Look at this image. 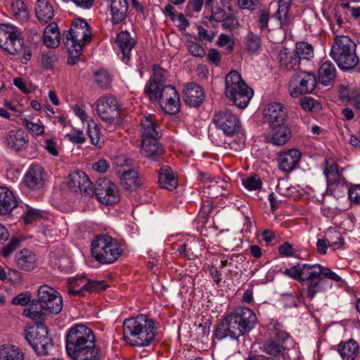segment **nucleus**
<instances>
[{"label": "nucleus", "mask_w": 360, "mask_h": 360, "mask_svg": "<svg viewBox=\"0 0 360 360\" xmlns=\"http://www.w3.org/2000/svg\"><path fill=\"white\" fill-rule=\"evenodd\" d=\"M285 274L300 282H306L307 297L312 300L315 295L325 290L323 278L335 282L341 281V278L330 269L319 264H298L285 269Z\"/></svg>", "instance_id": "1"}, {"label": "nucleus", "mask_w": 360, "mask_h": 360, "mask_svg": "<svg viewBox=\"0 0 360 360\" xmlns=\"http://www.w3.org/2000/svg\"><path fill=\"white\" fill-rule=\"evenodd\" d=\"M95 340L91 329L84 324L75 325L66 335V352L74 360H101Z\"/></svg>", "instance_id": "2"}, {"label": "nucleus", "mask_w": 360, "mask_h": 360, "mask_svg": "<svg viewBox=\"0 0 360 360\" xmlns=\"http://www.w3.org/2000/svg\"><path fill=\"white\" fill-rule=\"evenodd\" d=\"M257 323V318L252 310L245 307H238L221 321L215 335L218 340L229 337L236 340L248 334Z\"/></svg>", "instance_id": "3"}, {"label": "nucleus", "mask_w": 360, "mask_h": 360, "mask_svg": "<svg viewBox=\"0 0 360 360\" xmlns=\"http://www.w3.org/2000/svg\"><path fill=\"white\" fill-rule=\"evenodd\" d=\"M153 319L143 314L126 319L123 322L124 340L132 346L146 347L155 339Z\"/></svg>", "instance_id": "4"}, {"label": "nucleus", "mask_w": 360, "mask_h": 360, "mask_svg": "<svg viewBox=\"0 0 360 360\" xmlns=\"http://www.w3.org/2000/svg\"><path fill=\"white\" fill-rule=\"evenodd\" d=\"M268 330L271 338L264 342L262 351L273 360H290L289 335L283 330V326L274 321L269 324Z\"/></svg>", "instance_id": "5"}, {"label": "nucleus", "mask_w": 360, "mask_h": 360, "mask_svg": "<svg viewBox=\"0 0 360 360\" xmlns=\"http://www.w3.org/2000/svg\"><path fill=\"white\" fill-rule=\"evenodd\" d=\"M356 44L347 36H337L330 50V56L342 70L356 66L359 58L356 53Z\"/></svg>", "instance_id": "6"}, {"label": "nucleus", "mask_w": 360, "mask_h": 360, "mask_svg": "<svg viewBox=\"0 0 360 360\" xmlns=\"http://www.w3.org/2000/svg\"><path fill=\"white\" fill-rule=\"evenodd\" d=\"M254 94L253 90L243 80L236 70L230 71L225 80V95L240 108L248 106Z\"/></svg>", "instance_id": "7"}, {"label": "nucleus", "mask_w": 360, "mask_h": 360, "mask_svg": "<svg viewBox=\"0 0 360 360\" xmlns=\"http://www.w3.org/2000/svg\"><path fill=\"white\" fill-rule=\"evenodd\" d=\"M91 255L101 264H112L122 254L117 240L108 235L96 236L91 242Z\"/></svg>", "instance_id": "8"}, {"label": "nucleus", "mask_w": 360, "mask_h": 360, "mask_svg": "<svg viewBox=\"0 0 360 360\" xmlns=\"http://www.w3.org/2000/svg\"><path fill=\"white\" fill-rule=\"evenodd\" d=\"M90 26L84 19H75L66 35V46L70 54L80 55L83 47L91 41Z\"/></svg>", "instance_id": "9"}, {"label": "nucleus", "mask_w": 360, "mask_h": 360, "mask_svg": "<svg viewBox=\"0 0 360 360\" xmlns=\"http://www.w3.org/2000/svg\"><path fill=\"white\" fill-rule=\"evenodd\" d=\"M20 30L12 25H0V47L11 55L18 54L23 46Z\"/></svg>", "instance_id": "10"}, {"label": "nucleus", "mask_w": 360, "mask_h": 360, "mask_svg": "<svg viewBox=\"0 0 360 360\" xmlns=\"http://www.w3.org/2000/svg\"><path fill=\"white\" fill-rule=\"evenodd\" d=\"M41 310L58 314L63 309L60 293L48 285H41L37 290V300Z\"/></svg>", "instance_id": "11"}, {"label": "nucleus", "mask_w": 360, "mask_h": 360, "mask_svg": "<svg viewBox=\"0 0 360 360\" xmlns=\"http://www.w3.org/2000/svg\"><path fill=\"white\" fill-rule=\"evenodd\" d=\"M316 79L314 74L307 71L295 72L289 83V92L292 98L311 93L316 88Z\"/></svg>", "instance_id": "12"}, {"label": "nucleus", "mask_w": 360, "mask_h": 360, "mask_svg": "<svg viewBox=\"0 0 360 360\" xmlns=\"http://www.w3.org/2000/svg\"><path fill=\"white\" fill-rule=\"evenodd\" d=\"M155 98L150 101H158L161 108L167 114L175 115L181 108V101L178 91L174 86L167 84L158 91H154Z\"/></svg>", "instance_id": "13"}, {"label": "nucleus", "mask_w": 360, "mask_h": 360, "mask_svg": "<svg viewBox=\"0 0 360 360\" xmlns=\"http://www.w3.org/2000/svg\"><path fill=\"white\" fill-rule=\"evenodd\" d=\"M29 345L37 354H46L49 349L52 347L51 338L48 336L47 328L41 323L31 327L25 334Z\"/></svg>", "instance_id": "14"}, {"label": "nucleus", "mask_w": 360, "mask_h": 360, "mask_svg": "<svg viewBox=\"0 0 360 360\" xmlns=\"http://www.w3.org/2000/svg\"><path fill=\"white\" fill-rule=\"evenodd\" d=\"M96 112L101 119L106 123H115L120 118L118 102L111 95L98 99L96 102Z\"/></svg>", "instance_id": "15"}, {"label": "nucleus", "mask_w": 360, "mask_h": 360, "mask_svg": "<svg viewBox=\"0 0 360 360\" xmlns=\"http://www.w3.org/2000/svg\"><path fill=\"white\" fill-rule=\"evenodd\" d=\"M212 120L216 127L226 136L233 135L240 129L239 118L229 109L216 112Z\"/></svg>", "instance_id": "16"}, {"label": "nucleus", "mask_w": 360, "mask_h": 360, "mask_svg": "<svg viewBox=\"0 0 360 360\" xmlns=\"http://www.w3.org/2000/svg\"><path fill=\"white\" fill-rule=\"evenodd\" d=\"M94 193L102 204L112 205L120 200L117 186L106 179H100L96 181Z\"/></svg>", "instance_id": "17"}, {"label": "nucleus", "mask_w": 360, "mask_h": 360, "mask_svg": "<svg viewBox=\"0 0 360 360\" xmlns=\"http://www.w3.org/2000/svg\"><path fill=\"white\" fill-rule=\"evenodd\" d=\"M287 113L286 108L281 103H271L264 108L263 116L271 127H275L285 124Z\"/></svg>", "instance_id": "18"}, {"label": "nucleus", "mask_w": 360, "mask_h": 360, "mask_svg": "<svg viewBox=\"0 0 360 360\" xmlns=\"http://www.w3.org/2000/svg\"><path fill=\"white\" fill-rule=\"evenodd\" d=\"M169 77L168 72L159 66H154L153 75L150 77L149 83L145 86L144 93L149 98H155L154 91L166 86L167 79Z\"/></svg>", "instance_id": "19"}, {"label": "nucleus", "mask_w": 360, "mask_h": 360, "mask_svg": "<svg viewBox=\"0 0 360 360\" xmlns=\"http://www.w3.org/2000/svg\"><path fill=\"white\" fill-rule=\"evenodd\" d=\"M68 187L75 192H79L84 195L94 193V188L89 181V177L83 172H77L69 175Z\"/></svg>", "instance_id": "20"}, {"label": "nucleus", "mask_w": 360, "mask_h": 360, "mask_svg": "<svg viewBox=\"0 0 360 360\" xmlns=\"http://www.w3.org/2000/svg\"><path fill=\"white\" fill-rule=\"evenodd\" d=\"M115 43L118 54H122V60L125 63H128L130 60L131 51L136 44L134 39L129 32L122 31L117 35Z\"/></svg>", "instance_id": "21"}, {"label": "nucleus", "mask_w": 360, "mask_h": 360, "mask_svg": "<svg viewBox=\"0 0 360 360\" xmlns=\"http://www.w3.org/2000/svg\"><path fill=\"white\" fill-rule=\"evenodd\" d=\"M45 171L41 166L34 165L29 167L24 176L25 185L32 190H39L43 188Z\"/></svg>", "instance_id": "22"}, {"label": "nucleus", "mask_w": 360, "mask_h": 360, "mask_svg": "<svg viewBox=\"0 0 360 360\" xmlns=\"http://www.w3.org/2000/svg\"><path fill=\"white\" fill-rule=\"evenodd\" d=\"M183 93L184 102L191 107H199L205 100L202 88L196 83L187 84Z\"/></svg>", "instance_id": "23"}, {"label": "nucleus", "mask_w": 360, "mask_h": 360, "mask_svg": "<svg viewBox=\"0 0 360 360\" xmlns=\"http://www.w3.org/2000/svg\"><path fill=\"white\" fill-rule=\"evenodd\" d=\"M18 205L17 197L6 186H0V216H8Z\"/></svg>", "instance_id": "24"}, {"label": "nucleus", "mask_w": 360, "mask_h": 360, "mask_svg": "<svg viewBox=\"0 0 360 360\" xmlns=\"http://www.w3.org/2000/svg\"><path fill=\"white\" fill-rule=\"evenodd\" d=\"M301 158L300 152L296 148H292L281 153L278 158V167L284 172H291L298 164Z\"/></svg>", "instance_id": "25"}, {"label": "nucleus", "mask_w": 360, "mask_h": 360, "mask_svg": "<svg viewBox=\"0 0 360 360\" xmlns=\"http://www.w3.org/2000/svg\"><path fill=\"white\" fill-rule=\"evenodd\" d=\"M278 61L281 68L286 70H297L300 68V58L294 50L283 47L278 52Z\"/></svg>", "instance_id": "26"}, {"label": "nucleus", "mask_w": 360, "mask_h": 360, "mask_svg": "<svg viewBox=\"0 0 360 360\" xmlns=\"http://www.w3.org/2000/svg\"><path fill=\"white\" fill-rule=\"evenodd\" d=\"M141 140L159 138L161 130L155 117L150 114L143 117L141 121Z\"/></svg>", "instance_id": "27"}, {"label": "nucleus", "mask_w": 360, "mask_h": 360, "mask_svg": "<svg viewBox=\"0 0 360 360\" xmlns=\"http://www.w3.org/2000/svg\"><path fill=\"white\" fill-rule=\"evenodd\" d=\"M15 261L18 267L24 271H32L37 266L36 254L32 250L26 248L16 252Z\"/></svg>", "instance_id": "28"}, {"label": "nucleus", "mask_w": 360, "mask_h": 360, "mask_svg": "<svg viewBox=\"0 0 360 360\" xmlns=\"http://www.w3.org/2000/svg\"><path fill=\"white\" fill-rule=\"evenodd\" d=\"M113 24L125 20L129 9L128 0H106Z\"/></svg>", "instance_id": "29"}, {"label": "nucleus", "mask_w": 360, "mask_h": 360, "mask_svg": "<svg viewBox=\"0 0 360 360\" xmlns=\"http://www.w3.org/2000/svg\"><path fill=\"white\" fill-rule=\"evenodd\" d=\"M343 169H340L338 164L331 159H326L324 162L323 174L326 179L327 186L334 184L345 179Z\"/></svg>", "instance_id": "30"}, {"label": "nucleus", "mask_w": 360, "mask_h": 360, "mask_svg": "<svg viewBox=\"0 0 360 360\" xmlns=\"http://www.w3.org/2000/svg\"><path fill=\"white\" fill-rule=\"evenodd\" d=\"M120 181L123 188L127 191H134L142 184L139 172L131 168L123 169Z\"/></svg>", "instance_id": "31"}, {"label": "nucleus", "mask_w": 360, "mask_h": 360, "mask_svg": "<svg viewBox=\"0 0 360 360\" xmlns=\"http://www.w3.org/2000/svg\"><path fill=\"white\" fill-rule=\"evenodd\" d=\"M6 141L9 148L16 151H20L27 148L29 143V137L22 130H12L9 131Z\"/></svg>", "instance_id": "32"}, {"label": "nucleus", "mask_w": 360, "mask_h": 360, "mask_svg": "<svg viewBox=\"0 0 360 360\" xmlns=\"http://www.w3.org/2000/svg\"><path fill=\"white\" fill-rule=\"evenodd\" d=\"M158 139L141 140L142 155L154 161H157L162 154V148L158 143Z\"/></svg>", "instance_id": "33"}, {"label": "nucleus", "mask_w": 360, "mask_h": 360, "mask_svg": "<svg viewBox=\"0 0 360 360\" xmlns=\"http://www.w3.org/2000/svg\"><path fill=\"white\" fill-rule=\"evenodd\" d=\"M158 184L160 187L168 191H173L177 187V179L169 167L165 166L160 169L158 174Z\"/></svg>", "instance_id": "34"}, {"label": "nucleus", "mask_w": 360, "mask_h": 360, "mask_svg": "<svg viewBox=\"0 0 360 360\" xmlns=\"http://www.w3.org/2000/svg\"><path fill=\"white\" fill-rule=\"evenodd\" d=\"M292 0H278V8L273 17L278 20L282 27H288L291 24L289 9Z\"/></svg>", "instance_id": "35"}, {"label": "nucleus", "mask_w": 360, "mask_h": 360, "mask_svg": "<svg viewBox=\"0 0 360 360\" xmlns=\"http://www.w3.org/2000/svg\"><path fill=\"white\" fill-rule=\"evenodd\" d=\"M35 13L41 23H47L54 16L53 6L48 0H37L35 4Z\"/></svg>", "instance_id": "36"}, {"label": "nucleus", "mask_w": 360, "mask_h": 360, "mask_svg": "<svg viewBox=\"0 0 360 360\" xmlns=\"http://www.w3.org/2000/svg\"><path fill=\"white\" fill-rule=\"evenodd\" d=\"M336 77V68L334 64L326 60L321 64L318 72L319 82L325 85H330L334 82Z\"/></svg>", "instance_id": "37"}, {"label": "nucleus", "mask_w": 360, "mask_h": 360, "mask_svg": "<svg viewBox=\"0 0 360 360\" xmlns=\"http://www.w3.org/2000/svg\"><path fill=\"white\" fill-rule=\"evenodd\" d=\"M271 128L272 135L270 139L271 143L276 146H282L289 141L291 132L285 124Z\"/></svg>", "instance_id": "38"}, {"label": "nucleus", "mask_w": 360, "mask_h": 360, "mask_svg": "<svg viewBox=\"0 0 360 360\" xmlns=\"http://www.w3.org/2000/svg\"><path fill=\"white\" fill-rule=\"evenodd\" d=\"M44 42L50 48H56L59 45L60 33L56 22L49 23L44 32Z\"/></svg>", "instance_id": "39"}, {"label": "nucleus", "mask_w": 360, "mask_h": 360, "mask_svg": "<svg viewBox=\"0 0 360 360\" xmlns=\"http://www.w3.org/2000/svg\"><path fill=\"white\" fill-rule=\"evenodd\" d=\"M338 352L342 360H354L359 353V346L354 340L339 345Z\"/></svg>", "instance_id": "40"}, {"label": "nucleus", "mask_w": 360, "mask_h": 360, "mask_svg": "<svg viewBox=\"0 0 360 360\" xmlns=\"http://www.w3.org/2000/svg\"><path fill=\"white\" fill-rule=\"evenodd\" d=\"M0 360H25V356L18 347L5 345L0 347Z\"/></svg>", "instance_id": "41"}, {"label": "nucleus", "mask_w": 360, "mask_h": 360, "mask_svg": "<svg viewBox=\"0 0 360 360\" xmlns=\"http://www.w3.org/2000/svg\"><path fill=\"white\" fill-rule=\"evenodd\" d=\"M87 278L84 276L69 278L68 291L70 295L78 297H85V289L83 288Z\"/></svg>", "instance_id": "42"}, {"label": "nucleus", "mask_w": 360, "mask_h": 360, "mask_svg": "<svg viewBox=\"0 0 360 360\" xmlns=\"http://www.w3.org/2000/svg\"><path fill=\"white\" fill-rule=\"evenodd\" d=\"M44 311L39 308L37 300H33L30 306L23 309L22 314L26 317L30 318L32 320L41 321L44 319Z\"/></svg>", "instance_id": "43"}, {"label": "nucleus", "mask_w": 360, "mask_h": 360, "mask_svg": "<svg viewBox=\"0 0 360 360\" xmlns=\"http://www.w3.org/2000/svg\"><path fill=\"white\" fill-rule=\"evenodd\" d=\"M296 54L300 58V61L302 60H310L314 57V48L313 46L304 41H300L296 44L295 49H294Z\"/></svg>", "instance_id": "44"}, {"label": "nucleus", "mask_w": 360, "mask_h": 360, "mask_svg": "<svg viewBox=\"0 0 360 360\" xmlns=\"http://www.w3.org/2000/svg\"><path fill=\"white\" fill-rule=\"evenodd\" d=\"M324 237L326 238L328 245L334 248H340L344 242L341 233L335 228H329L326 232Z\"/></svg>", "instance_id": "45"}, {"label": "nucleus", "mask_w": 360, "mask_h": 360, "mask_svg": "<svg viewBox=\"0 0 360 360\" xmlns=\"http://www.w3.org/2000/svg\"><path fill=\"white\" fill-rule=\"evenodd\" d=\"M87 131L91 143L99 148H101L103 141L101 139V131L98 124L92 120L89 121Z\"/></svg>", "instance_id": "46"}, {"label": "nucleus", "mask_w": 360, "mask_h": 360, "mask_svg": "<svg viewBox=\"0 0 360 360\" xmlns=\"http://www.w3.org/2000/svg\"><path fill=\"white\" fill-rule=\"evenodd\" d=\"M11 9L16 20L22 21L27 18V8L22 0H13Z\"/></svg>", "instance_id": "47"}, {"label": "nucleus", "mask_w": 360, "mask_h": 360, "mask_svg": "<svg viewBox=\"0 0 360 360\" xmlns=\"http://www.w3.org/2000/svg\"><path fill=\"white\" fill-rule=\"evenodd\" d=\"M233 139L229 142H226L229 147L236 151L241 150L244 148L245 144V136L243 132L238 129L233 135H229Z\"/></svg>", "instance_id": "48"}, {"label": "nucleus", "mask_w": 360, "mask_h": 360, "mask_svg": "<svg viewBox=\"0 0 360 360\" xmlns=\"http://www.w3.org/2000/svg\"><path fill=\"white\" fill-rule=\"evenodd\" d=\"M348 190L345 179L340 181V183L336 182L334 184L328 185L327 188V191L336 198L344 196L346 193H348Z\"/></svg>", "instance_id": "49"}, {"label": "nucleus", "mask_w": 360, "mask_h": 360, "mask_svg": "<svg viewBox=\"0 0 360 360\" xmlns=\"http://www.w3.org/2000/svg\"><path fill=\"white\" fill-rule=\"evenodd\" d=\"M58 62V57L53 51H44L41 56V64L45 70H53Z\"/></svg>", "instance_id": "50"}, {"label": "nucleus", "mask_w": 360, "mask_h": 360, "mask_svg": "<svg viewBox=\"0 0 360 360\" xmlns=\"http://www.w3.org/2000/svg\"><path fill=\"white\" fill-rule=\"evenodd\" d=\"M245 47L248 52L255 53L261 47V39L260 37L250 32L245 37Z\"/></svg>", "instance_id": "51"}, {"label": "nucleus", "mask_w": 360, "mask_h": 360, "mask_svg": "<svg viewBox=\"0 0 360 360\" xmlns=\"http://www.w3.org/2000/svg\"><path fill=\"white\" fill-rule=\"evenodd\" d=\"M22 124L26 127L29 132L34 136H41L44 134L45 127L43 124L34 122L27 117L22 119Z\"/></svg>", "instance_id": "52"}, {"label": "nucleus", "mask_w": 360, "mask_h": 360, "mask_svg": "<svg viewBox=\"0 0 360 360\" xmlns=\"http://www.w3.org/2000/svg\"><path fill=\"white\" fill-rule=\"evenodd\" d=\"M83 288L85 289V294L86 292L98 293L105 290L108 288V285L105 284V281H98L87 278L86 284L84 285Z\"/></svg>", "instance_id": "53"}, {"label": "nucleus", "mask_w": 360, "mask_h": 360, "mask_svg": "<svg viewBox=\"0 0 360 360\" xmlns=\"http://www.w3.org/2000/svg\"><path fill=\"white\" fill-rule=\"evenodd\" d=\"M300 105L306 111L318 112L321 109V105L311 97H304L300 101Z\"/></svg>", "instance_id": "54"}, {"label": "nucleus", "mask_w": 360, "mask_h": 360, "mask_svg": "<svg viewBox=\"0 0 360 360\" xmlns=\"http://www.w3.org/2000/svg\"><path fill=\"white\" fill-rule=\"evenodd\" d=\"M95 82L101 88H107L110 86L111 79L106 70H100L94 74Z\"/></svg>", "instance_id": "55"}, {"label": "nucleus", "mask_w": 360, "mask_h": 360, "mask_svg": "<svg viewBox=\"0 0 360 360\" xmlns=\"http://www.w3.org/2000/svg\"><path fill=\"white\" fill-rule=\"evenodd\" d=\"M270 19L269 12L266 10H259L257 12L256 23L257 27L262 30H268V24Z\"/></svg>", "instance_id": "56"}, {"label": "nucleus", "mask_w": 360, "mask_h": 360, "mask_svg": "<svg viewBox=\"0 0 360 360\" xmlns=\"http://www.w3.org/2000/svg\"><path fill=\"white\" fill-rule=\"evenodd\" d=\"M243 185L249 191H254L262 187V182L256 175L248 176L243 179Z\"/></svg>", "instance_id": "57"}, {"label": "nucleus", "mask_w": 360, "mask_h": 360, "mask_svg": "<svg viewBox=\"0 0 360 360\" xmlns=\"http://www.w3.org/2000/svg\"><path fill=\"white\" fill-rule=\"evenodd\" d=\"M186 46L189 53L195 57L201 58L206 54L204 48L199 44L193 41H188Z\"/></svg>", "instance_id": "58"}, {"label": "nucleus", "mask_w": 360, "mask_h": 360, "mask_svg": "<svg viewBox=\"0 0 360 360\" xmlns=\"http://www.w3.org/2000/svg\"><path fill=\"white\" fill-rule=\"evenodd\" d=\"M20 240L17 238H12L9 243L2 248V254L4 257H8L20 246Z\"/></svg>", "instance_id": "59"}, {"label": "nucleus", "mask_w": 360, "mask_h": 360, "mask_svg": "<svg viewBox=\"0 0 360 360\" xmlns=\"http://www.w3.org/2000/svg\"><path fill=\"white\" fill-rule=\"evenodd\" d=\"M65 137L68 141L76 144L83 143L86 140L82 131L79 129H74L71 133L67 134Z\"/></svg>", "instance_id": "60"}, {"label": "nucleus", "mask_w": 360, "mask_h": 360, "mask_svg": "<svg viewBox=\"0 0 360 360\" xmlns=\"http://www.w3.org/2000/svg\"><path fill=\"white\" fill-rule=\"evenodd\" d=\"M234 41L231 39L230 36L226 34L219 35L217 45L221 47H226V50L229 52L233 49Z\"/></svg>", "instance_id": "61"}, {"label": "nucleus", "mask_w": 360, "mask_h": 360, "mask_svg": "<svg viewBox=\"0 0 360 360\" xmlns=\"http://www.w3.org/2000/svg\"><path fill=\"white\" fill-rule=\"evenodd\" d=\"M221 22L224 29L233 30L238 27V21L232 14H228Z\"/></svg>", "instance_id": "62"}, {"label": "nucleus", "mask_w": 360, "mask_h": 360, "mask_svg": "<svg viewBox=\"0 0 360 360\" xmlns=\"http://www.w3.org/2000/svg\"><path fill=\"white\" fill-rule=\"evenodd\" d=\"M348 196L354 203L360 204V184L350 187L348 190Z\"/></svg>", "instance_id": "63"}, {"label": "nucleus", "mask_w": 360, "mask_h": 360, "mask_svg": "<svg viewBox=\"0 0 360 360\" xmlns=\"http://www.w3.org/2000/svg\"><path fill=\"white\" fill-rule=\"evenodd\" d=\"M229 258V265L235 269H239V266L245 260V256L240 254H233Z\"/></svg>", "instance_id": "64"}]
</instances>
